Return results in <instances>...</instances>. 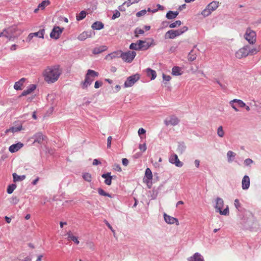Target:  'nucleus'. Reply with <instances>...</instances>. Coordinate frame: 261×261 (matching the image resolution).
Wrapping results in <instances>:
<instances>
[{
  "instance_id": "obj_32",
  "label": "nucleus",
  "mask_w": 261,
  "mask_h": 261,
  "mask_svg": "<svg viewBox=\"0 0 261 261\" xmlns=\"http://www.w3.org/2000/svg\"><path fill=\"white\" fill-rule=\"evenodd\" d=\"M103 24L100 21H96L92 25V28L94 30H99L103 28Z\"/></svg>"
},
{
  "instance_id": "obj_51",
  "label": "nucleus",
  "mask_w": 261,
  "mask_h": 261,
  "mask_svg": "<svg viewBox=\"0 0 261 261\" xmlns=\"http://www.w3.org/2000/svg\"><path fill=\"white\" fill-rule=\"evenodd\" d=\"M102 85V82L101 81H97L95 82L94 84V88L96 89H98Z\"/></svg>"
},
{
  "instance_id": "obj_34",
  "label": "nucleus",
  "mask_w": 261,
  "mask_h": 261,
  "mask_svg": "<svg viewBox=\"0 0 261 261\" xmlns=\"http://www.w3.org/2000/svg\"><path fill=\"white\" fill-rule=\"evenodd\" d=\"M49 4L50 1L49 0H44L39 4L38 8H40V9L43 10L46 6H48Z\"/></svg>"
},
{
  "instance_id": "obj_26",
  "label": "nucleus",
  "mask_w": 261,
  "mask_h": 261,
  "mask_svg": "<svg viewBox=\"0 0 261 261\" xmlns=\"http://www.w3.org/2000/svg\"><path fill=\"white\" fill-rule=\"evenodd\" d=\"M146 73L147 76L150 77V79L151 80H154L156 77V73L155 71L150 68H147L146 69Z\"/></svg>"
},
{
  "instance_id": "obj_55",
  "label": "nucleus",
  "mask_w": 261,
  "mask_h": 261,
  "mask_svg": "<svg viewBox=\"0 0 261 261\" xmlns=\"http://www.w3.org/2000/svg\"><path fill=\"white\" fill-rule=\"evenodd\" d=\"M33 37H34V36L33 35V33H30L27 38V42L30 43Z\"/></svg>"
},
{
  "instance_id": "obj_59",
  "label": "nucleus",
  "mask_w": 261,
  "mask_h": 261,
  "mask_svg": "<svg viewBox=\"0 0 261 261\" xmlns=\"http://www.w3.org/2000/svg\"><path fill=\"white\" fill-rule=\"evenodd\" d=\"M122 164L125 166H127L128 164V161L127 159H125V158H124L122 159Z\"/></svg>"
},
{
  "instance_id": "obj_15",
  "label": "nucleus",
  "mask_w": 261,
  "mask_h": 261,
  "mask_svg": "<svg viewBox=\"0 0 261 261\" xmlns=\"http://www.w3.org/2000/svg\"><path fill=\"white\" fill-rule=\"evenodd\" d=\"M169 162L177 167H181L183 166V163L179 160L177 155L176 154H173L170 156Z\"/></svg>"
},
{
  "instance_id": "obj_4",
  "label": "nucleus",
  "mask_w": 261,
  "mask_h": 261,
  "mask_svg": "<svg viewBox=\"0 0 261 261\" xmlns=\"http://www.w3.org/2000/svg\"><path fill=\"white\" fill-rule=\"evenodd\" d=\"M219 6V2L213 1L210 3L202 11L201 15L204 17H207L210 15L213 12L215 11Z\"/></svg>"
},
{
  "instance_id": "obj_20",
  "label": "nucleus",
  "mask_w": 261,
  "mask_h": 261,
  "mask_svg": "<svg viewBox=\"0 0 261 261\" xmlns=\"http://www.w3.org/2000/svg\"><path fill=\"white\" fill-rule=\"evenodd\" d=\"M23 144L21 142H18L16 144H13L9 147V150L11 152H15L21 148Z\"/></svg>"
},
{
  "instance_id": "obj_35",
  "label": "nucleus",
  "mask_w": 261,
  "mask_h": 261,
  "mask_svg": "<svg viewBox=\"0 0 261 261\" xmlns=\"http://www.w3.org/2000/svg\"><path fill=\"white\" fill-rule=\"evenodd\" d=\"M197 57V55L196 53L194 52L193 50H192L189 54L188 56V59L189 61H194Z\"/></svg>"
},
{
  "instance_id": "obj_63",
  "label": "nucleus",
  "mask_w": 261,
  "mask_h": 261,
  "mask_svg": "<svg viewBox=\"0 0 261 261\" xmlns=\"http://www.w3.org/2000/svg\"><path fill=\"white\" fill-rule=\"evenodd\" d=\"M138 42H139V44H140L141 46H145V45L147 43L145 41H142V40H139Z\"/></svg>"
},
{
  "instance_id": "obj_17",
  "label": "nucleus",
  "mask_w": 261,
  "mask_h": 261,
  "mask_svg": "<svg viewBox=\"0 0 261 261\" xmlns=\"http://www.w3.org/2000/svg\"><path fill=\"white\" fill-rule=\"evenodd\" d=\"M150 46L149 43H146L145 46H141L140 44H139L138 41L136 43H133L129 46V48L131 49L134 50H141V49H147Z\"/></svg>"
},
{
  "instance_id": "obj_10",
  "label": "nucleus",
  "mask_w": 261,
  "mask_h": 261,
  "mask_svg": "<svg viewBox=\"0 0 261 261\" xmlns=\"http://www.w3.org/2000/svg\"><path fill=\"white\" fill-rule=\"evenodd\" d=\"M136 55V53L134 51H128L125 53L122 51L121 58L122 59L127 63H130L133 61Z\"/></svg>"
},
{
  "instance_id": "obj_30",
  "label": "nucleus",
  "mask_w": 261,
  "mask_h": 261,
  "mask_svg": "<svg viewBox=\"0 0 261 261\" xmlns=\"http://www.w3.org/2000/svg\"><path fill=\"white\" fill-rule=\"evenodd\" d=\"M178 11H169L166 14V17L168 19H172L174 18H175L176 16L178 15Z\"/></svg>"
},
{
  "instance_id": "obj_5",
  "label": "nucleus",
  "mask_w": 261,
  "mask_h": 261,
  "mask_svg": "<svg viewBox=\"0 0 261 261\" xmlns=\"http://www.w3.org/2000/svg\"><path fill=\"white\" fill-rule=\"evenodd\" d=\"M224 205V201L223 199L221 198L218 197L216 199V205L215 208L216 209V211L219 212L220 214L222 215L227 216L229 215V209L228 206H227L222 211V209Z\"/></svg>"
},
{
  "instance_id": "obj_33",
  "label": "nucleus",
  "mask_w": 261,
  "mask_h": 261,
  "mask_svg": "<svg viewBox=\"0 0 261 261\" xmlns=\"http://www.w3.org/2000/svg\"><path fill=\"white\" fill-rule=\"evenodd\" d=\"M13 181L14 182H18L22 181L25 178V175H18L16 173H14L13 174Z\"/></svg>"
},
{
  "instance_id": "obj_12",
  "label": "nucleus",
  "mask_w": 261,
  "mask_h": 261,
  "mask_svg": "<svg viewBox=\"0 0 261 261\" xmlns=\"http://www.w3.org/2000/svg\"><path fill=\"white\" fill-rule=\"evenodd\" d=\"M230 106L236 112L239 111L238 108H243L245 107V103L241 100L234 99L229 101Z\"/></svg>"
},
{
  "instance_id": "obj_40",
  "label": "nucleus",
  "mask_w": 261,
  "mask_h": 261,
  "mask_svg": "<svg viewBox=\"0 0 261 261\" xmlns=\"http://www.w3.org/2000/svg\"><path fill=\"white\" fill-rule=\"evenodd\" d=\"M106 49V47L105 46H103L100 47L95 48L93 50V53L94 54H98L101 53L102 51H103V50H105Z\"/></svg>"
},
{
  "instance_id": "obj_11",
  "label": "nucleus",
  "mask_w": 261,
  "mask_h": 261,
  "mask_svg": "<svg viewBox=\"0 0 261 261\" xmlns=\"http://www.w3.org/2000/svg\"><path fill=\"white\" fill-rule=\"evenodd\" d=\"M64 30V28H60L59 26L54 27L50 33V38L55 40L59 39Z\"/></svg>"
},
{
  "instance_id": "obj_24",
  "label": "nucleus",
  "mask_w": 261,
  "mask_h": 261,
  "mask_svg": "<svg viewBox=\"0 0 261 261\" xmlns=\"http://www.w3.org/2000/svg\"><path fill=\"white\" fill-rule=\"evenodd\" d=\"M189 261H203V258L199 253H195L193 256L188 258Z\"/></svg>"
},
{
  "instance_id": "obj_50",
  "label": "nucleus",
  "mask_w": 261,
  "mask_h": 261,
  "mask_svg": "<svg viewBox=\"0 0 261 261\" xmlns=\"http://www.w3.org/2000/svg\"><path fill=\"white\" fill-rule=\"evenodd\" d=\"M145 133H146V130L143 128H140L138 129V134L141 138H142L141 135H144Z\"/></svg>"
},
{
  "instance_id": "obj_64",
  "label": "nucleus",
  "mask_w": 261,
  "mask_h": 261,
  "mask_svg": "<svg viewBox=\"0 0 261 261\" xmlns=\"http://www.w3.org/2000/svg\"><path fill=\"white\" fill-rule=\"evenodd\" d=\"M17 48V45L16 44H13L11 47H10V49L12 51H14V50H15Z\"/></svg>"
},
{
  "instance_id": "obj_7",
  "label": "nucleus",
  "mask_w": 261,
  "mask_h": 261,
  "mask_svg": "<svg viewBox=\"0 0 261 261\" xmlns=\"http://www.w3.org/2000/svg\"><path fill=\"white\" fill-rule=\"evenodd\" d=\"M260 50V46L255 43L246 44V57L256 54Z\"/></svg>"
},
{
  "instance_id": "obj_1",
  "label": "nucleus",
  "mask_w": 261,
  "mask_h": 261,
  "mask_svg": "<svg viewBox=\"0 0 261 261\" xmlns=\"http://www.w3.org/2000/svg\"><path fill=\"white\" fill-rule=\"evenodd\" d=\"M62 73V70L58 66L47 67L43 72L44 81L48 84L54 83L59 78Z\"/></svg>"
},
{
  "instance_id": "obj_42",
  "label": "nucleus",
  "mask_w": 261,
  "mask_h": 261,
  "mask_svg": "<svg viewBox=\"0 0 261 261\" xmlns=\"http://www.w3.org/2000/svg\"><path fill=\"white\" fill-rule=\"evenodd\" d=\"M86 16V12L84 11H81L79 15L76 16V20H81L84 19Z\"/></svg>"
},
{
  "instance_id": "obj_49",
  "label": "nucleus",
  "mask_w": 261,
  "mask_h": 261,
  "mask_svg": "<svg viewBox=\"0 0 261 261\" xmlns=\"http://www.w3.org/2000/svg\"><path fill=\"white\" fill-rule=\"evenodd\" d=\"M10 202L13 204H16L19 202V199L16 196L12 197Z\"/></svg>"
},
{
  "instance_id": "obj_43",
  "label": "nucleus",
  "mask_w": 261,
  "mask_h": 261,
  "mask_svg": "<svg viewBox=\"0 0 261 261\" xmlns=\"http://www.w3.org/2000/svg\"><path fill=\"white\" fill-rule=\"evenodd\" d=\"M83 178L88 182H90L91 180V175L89 173H83Z\"/></svg>"
},
{
  "instance_id": "obj_47",
  "label": "nucleus",
  "mask_w": 261,
  "mask_h": 261,
  "mask_svg": "<svg viewBox=\"0 0 261 261\" xmlns=\"http://www.w3.org/2000/svg\"><path fill=\"white\" fill-rule=\"evenodd\" d=\"M139 148L142 152H145L147 149L146 143H143L142 144H140L139 145Z\"/></svg>"
},
{
  "instance_id": "obj_61",
  "label": "nucleus",
  "mask_w": 261,
  "mask_h": 261,
  "mask_svg": "<svg viewBox=\"0 0 261 261\" xmlns=\"http://www.w3.org/2000/svg\"><path fill=\"white\" fill-rule=\"evenodd\" d=\"M194 165L196 166V167L198 168L200 165V161L198 160H195L194 161Z\"/></svg>"
},
{
  "instance_id": "obj_60",
  "label": "nucleus",
  "mask_w": 261,
  "mask_h": 261,
  "mask_svg": "<svg viewBox=\"0 0 261 261\" xmlns=\"http://www.w3.org/2000/svg\"><path fill=\"white\" fill-rule=\"evenodd\" d=\"M253 163V161L250 159H246V165H250L251 164Z\"/></svg>"
},
{
  "instance_id": "obj_48",
  "label": "nucleus",
  "mask_w": 261,
  "mask_h": 261,
  "mask_svg": "<svg viewBox=\"0 0 261 261\" xmlns=\"http://www.w3.org/2000/svg\"><path fill=\"white\" fill-rule=\"evenodd\" d=\"M120 16V13L118 11L115 10L114 12L113 16H112V19L113 20L115 19L116 18L119 17Z\"/></svg>"
},
{
  "instance_id": "obj_41",
  "label": "nucleus",
  "mask_w": 261,
  "mask_h": 261,
  "mask_svg": "<svg viewBox=\"0 0 261 261\" xmlns=\"http://www.w3.org/2000/svg\"><path fill=\"white\" fill-rule=\"evenodd\" d=\"M181 24V22L180 20H176L175 22L169 24V28H175L180 26Z\"/></svg>"
},
{
  "instance_id": "obj_57",
  "label": "nucleus",
  "mask_w": 261,
  "mask_h": 261,
  "mask_svg": "<svg viewBox=\"0 0 261 261\" xmlns=\"http://www.w3.org/2000/svg\"><path fill=\"white\" fill-rule=\"evenodd\" d=\"M234 205L238 210H239V208L240 207V204L239 200L237 199L234 200Z\"/></svg>"
},
{
  "instance_id": "obj_39",
  "label": "nucleus",
  "mask_w": 261,
  "mask_h": 261,
  "mask_svg": "<svg viewBox=\"0 0 261 261\" xmlns=\"http://www.w3.org/2000/svg\"><path fill=\"white\" fill-rule=\"evenodd\" d=\"M217 135L219 137L222 138V137H224L225 133H224V131L223 130V128L222 126H219L218 127L217 131Z\"/></svg>"
},
{
  "instance_id": "obj_2",
  "label": "nucleus",
  "mask_w": 261,
  "mask_h": 261,
  "mask_svg": "<svg viewBox=\"0 0 261 261\" xmlns=\"http://www.w3.org/2000/svg\"><path fill=\"white\" fill-rule=\"evenodd\" d=\"M99 73L93 70L88 69L85 75V80L81 83L82 88L86 89L91 84L94 79L98 76Z\"/></svg>"
},
{
  "instance_id": "obj_9",
  "label": "nucleus",
  "mask_w": 261,
  "mask_h": 261,
  "mask_svg": "<svg viewBox=\"0 0 261 261\" xmlns=\"http://www.w3.org/2000/svg\"><path fill=\"white\" fill-rule=\"evenodd\" d=\"M246 41L248 43H255L256 41V34L255 31L247 29L246 30Z\"/></svg>"
},
{
  "instance_id": "obj_31",
  "label": "nucleus",
  "mask_w": 261,
  "mask_h": 261,
  "mask_svg": "<svg viewBox=\"0 0 261 261\" xmlns=\"http://www.w3.org/2000/svg\"><path fill=\"white\" fill-rule=\"evenodd\" d=\"M236 155V154L234 152L230 150L228 151L226 154L227 162L229 163H231L234 160Z\"/></svg>"
},
{
  "instance_id": "obj_16",
  "label": "nucleus",
  "mask_w": 261,
  "mask_h": 261,
  "mask_svg": "<svg viewBox=\"0 0 261 261\" xmlns=\"http://www.w3.org/2000/svg\"><path fill=\"white\" fill-rule=\"evenodd\" d=\"M164 218L165 221L169 224H175L176 225H179V222L177 219L170 216L166 213L164 214Z\"/></svg>"
},
{
  "instance_id": "obj_19",
  "label": "nucleus",
  "mask_w": 261,
  "mask_h": 261,
  "mask_svg": "<svg viewBox=\"0 0 261 261\" xmlns=\"http://www.w3.org/2000/svg\"><path fill=\"white\" fill-rule=\"evenodd\" d=\"M45 138V137L41 133L38 132L35 134L33 137V138L34 139V143H38L41 144L44 140Z\"/></svg>"
},
{
  "instance_id": "obj_14",
  "label": "nucleus",
  "mask_w": 261,
  "mask_h": 261,
  "mask_svg": "<svg viewBox=\"0 0 261 261\" xmlns=\"http://www.w3.org/2000/svg\"><path fill=\"white\" fill-rule=\"evenodd\" d=\"M152 179V173L151 170L147 168L145 172V177L144 178V181L147 184L148 187L150 188L151 187L152 182L151 180Z\"/></svg>"
},
{
  "instance_id": "obj_25",
  "label": "nucleus",
  "mask_w": 261,
  "mask_h": 261,
  "mask_svg": "<svg viewBox=\"0 0 261 261\" xmlns=\"http://www.w3.org/2000/svg\"><path fill=\"white\" fill-rule=\"evenodd\" d=\"M91 33L87 32H84L80 34L77 37L78 40L80 41H84L88 38L91 37Z\"/></svg>"
},
{
  "instance_id": "obj_8",
  "label": "nucleus",
  "mask_w": 261,
  "mask_h": 261,
  "mask_svg": "<svg viewBox=\"0 0 261 261\" xmlns=\"http://www.w3.org/2000/svg\"><path fill=\"white\" fill-rule=\"evenodd\" d=\"M140 79L139 74H135L128 77L124 82V86L125 88L132 87Z\"/></svg>"
},
{
  "instance_id": "obj_56",
  "label": "nucleus",
  "mask_w": 261,
  "mask_h": 261,
  "mask_svg": "<svg viewBox=\"0 0 261 261\" xmlns=\"http://www.w3.org/2000/svg\"><path fill=\"white\" fill-rule=\"evenodd\" d=\"M112 138L111 136H109L108 138V140H107V147L108 148H110L111 146V141H112Z\"/></svg>"
},
{
  "instance_id": "obj_46",
  "label": "nucleus",
  "mask_w": 261,
  "mask_h": 261,
  "mask_svg": "<svg viewBox=\"0 0 261 261\" xmlns=\"http://www.w3.org/2000/svg\"><path fill=\"white\" fill-rule=\"evenodd\" d=\"M98 192L101 195L111 197V195L109 193H106L101 189H98Z\"/></svg>"
},
{
  "instance_id": "obj_27",
  "label": "nucleus",
  "mask_w": 261,
  "mask_h": 261,
  "mask_svg": "<svg viewBox=\"0 0 261 261\" xmlns=\"http://www.w3.org/2000/svg\"><path fill=\"white\" fill-rule=\"evenodd\" d=\"M245 56V48L242 47L238 50L235 53L236 58L238 59H242Z\"/></svg>"
},
{
  "instance_id": "obj_45",
  "label": "nucleus",
  "mask_w": 261,
  "mask_h": 261,
  "mask_svg": "<svg viewBox=\"0 0 261 261\" xmlns=\"http://www.w3.org/2000/svg\"><path fill=\"white\" fill-rule=\"evenodd\" d=\"M144 33V30L140 28H137L135 31V36L136 37H138L139 35L143 34Z\"/></svg>"
},
{
  "instance_id": "obj_13",
  "label": "nucleus",
  "mask_w": 261,
  "mask_h": 261,
  "mask_svg": "<svg viewBox=\"0 0 261 261\" xmlns=\"http://www.w3.org/2000/svg\"><path fill=\"white\" fill-rule=\"evenodd\" d=\"M179 123V119L176 116H171L164 120V123L167 126H175Z\"/></svg>"
},
{
  "instance_id": "obj_44",
  "label": "nucleus",
  "mask_w": 261,
  "mask_h": 261,
  "mask_svg": "<svg viewBox=\"0 0 261 261\" xmlns=\"http://www.w3.org/2000/svg\"><path fill=\"white\" fill-rule=\"evenodd\" d=\"M16 186L14 184L9 185L7 189V192L8 194H11L13 193L14 190L16 189Z\"/></svg>"
},
{
  "instance_id": "obj_18",
  "label": "nucleus",
  "mask_w": 261,
  "mask_h": 261,
  "mask_svg": "<svg viewBox=\"0 0 261 261\" xmlns=\"http://www.w3.org/2000/svg\"><path fill=\"white\" fill-rule=\"evenodd\" d=\"M122 55V51L118 50L116 51L113 52L111 54H108L105 57V59L107 60H112L117 58H121Z\"/></svg>"
},
{
  "instance_id": "obj_36",
  "label": "nucleus",
  "mask_w": 261,
  "mask_h": 261,
  "mask_svg": "<svg viewBox=\"0 0 261 261\" xmlns=\"http://www.w3.org/2000/svg\"><path fill=\"white\" fill-rule=\"evenodd\" d=\"M45 30L44 29L40 30L37 32L33 33L34 37H38L40 38L43 39L44 38Z\"/></svg>"
},
{
  "instance_id": "obj_22",
  "label": "nucleus",
  "mask_w": 261,
  "mask_h": 261,
  "mask_svg": "<svg viewBox=\"0 0 261 261\" xmlns=\"http://www.w3.org/2000/svg\"><path fill=\"white\" fill-rule=\"evenodd\" d=\"M56 97V95L55 93L49 94L47 96V102L52 106V109H53Z\"/></svg>"
},
{
  "instance_id": "obj_53",
  "label": "nucleus",
  "mask_w": 261,
  "mask_h": 261,
  "mask_svg": "<svg viewBox=\"0 0 261 261\" xmlns=\"http://www.w3.org/2000/svg\"><path fill=\"white\" fill-rule=\"evenodd\" d=\"M163 79L164 81L169 82L171 80V77L170 75H166L165 74H163Z\"/></svg>"
},
{
  "instance_id": "obj_62",
  "label": "nucleus",
  "mask_w": 261,
  "mask_h": 261,
  "mask_svg": "<svg viewBox=\"0 0 261 261\" xmlns=\"http://www.w3.org/2000/svg\"><path fill=\"white\" fill-rule=\"evenodd\" d=\"M100 164V162L97 159H94L93 161V165H97Z\"/></svg>"
},
{
  "instance_id": "obj_52",
  "label": "nucleus",
  "mask_w": 261,
  "mask_h": 261,
  "mask_svg": "<svg viewBox=\"0 0 261 261\" xmlns=\"http://www.w3.org/2000/svg\"><path fill=\"white\" fill-rule=\"evenodd\" d=\"M146 13V11L145 10H141L136 13V16L137 17H140L144 15Z\"/></svg>"
},
{
  "instance_id": "obj_6",
  "label": "nucleus",
  "mask_w": 261,
  "mask_h": 261,
  "mask_svg": "<svg viewBox=\"0 0 261 261\" xmlns=\"http://www.w3.org/2000/svg\"><path fill=\"white\" fill-rule=\"evenodd\" d=\"M188 30V28L187 27H184L181 29L176 30H171L166 33L165 37L166 38L174 39L181 35Z\"/></svg>"
},
{
  "instance_id": "obj_38",
  "label": "nucleus",
  "mask_w": 261,
  "mask_h": 261,
  "mask_svg": "<svg viewBox=\"0 0 261 261\" xmlns=\"http://www.w3.org/2000/svg\"><path fill=\"white\" fill-rule=\"evenodd\" d=\"M36 88V86L34 85H32L29 87L27 90L24 91L22 93V95L25 96L27 94H30L33 91H34Z\"/></svg>"
},
{
  "instance_id": "obj_29",
  "label": "nucleus",
  "mask_w": 261,
  "mask_h": 261,
  "mask_svg": "<svg viewBox=\"0 0 261 261\" xmlns=\"http://www.w3.org/2000/svg\"><path fill=\"white\" fill-rule=\"evenodd\" d=\"M25 81V79L24 78L21 79L19 81L15 83L14 88L16 90H21V87Z\"/></svg>"
},
{
  "instance_id": "obj_28",
  "label": "nucleus",
  "mask_w": 261,
  "mask_h": 261,
  "mask_svg": "<svg viewBox=\"0 0 261 261\" xmlns=\"http://www.w3.org/2000/svg\"><path fill=\"white\" fill-rule=\"evenodd\" d=\"M102 177L105 179V183L107 185H110L112 183V176L110 175V173L103 174L101 175Z\"/></svg>"
},
{
  "instance_id": "obj_54",
  "label": "nucleus",
  "mask_w": 261,
  "mask_h": 261,
  "mask_svg": "<svg viewBox=\"0 0 261 261\" xmlns=\"http://www.w3.org/2000/svg\"><path fill=\"white\" fill-rule=\"evenodd\" d=\"M250 186V178L249 176L246 175V190L248 189Z\"/></svg>"
},
{
  "instance_id": "obj_21",
  "label": "nucleus",
  "mask_w": 261,
  "mask_h": 261,
  "mask_svg": "<svg viewBox=\"0 0 261 261\" xmlns=\"http://www.w3.org/2000/svg\"><path fill=\"white\" fill-rule=\"evenodd\" d=\"M23 129L22 126L21 124L18 125L17 126H14L11 127L10 128L7 129L5 131V134H7L9 132L12 133H15L18 132H19Z\"/></svg>"
},
{
  "instance_id": "obj_3",
  "label": "nucleus",
  "mask_w": 261,
  "mask_h": 261,
  "mask_svg": "<svg viewBox=\"0 0 261 261\" xmlns=\"http://www.w3.org/2000/svg\"><path fill=\"white\" fill-rule=\"evenodd\" d=\"M5 32H6L5 37L9 40L17 38L22 32L15 25L11 26L5 29Z\"/></svg>"
},
{
  "instance_id": "obj_58",
  "label": "nucleus",
  "mask_w": 261,
  "mask_h": 261,
  "mask_svg": "<svg viewBox=\"0 0 261 261\" xmlns=\"http://www.w3.org/2000/svg\"><path fill=\"white\" fill-rule=\"evenodd\" d=\"M114 169L118 172L121 171V168L118 164H116L114 165Z\"/></svg>"
},
{
  "instance_id": "obj_37",
  "label": "nucleus",
  "mask_w": 261,
  "mask_h": 261,
  "mask_svg": "<svg viewBox=\"0 0 261 261\" xmlns=\"http://www.w3.org/2000/svg\"><path fill=\"white\" fill-rule=\"evenodd\" d=\"M67 236H68V239L73 241L76 244L79 243V241H78L77 238L74 236L70 231L67 233Z\"/></svg>"
},
{
  "instance_id": "obj_23",
  "label": "nucleus",
  "mask_w": 261,
  "mask_h": 261,
  "mask_svg": "<svg viewBox=\"0 0 261 261\" xmlns=\"http://www.w3.org/2000/svg\"><path fill=\"white\" fill-rule=\"evenodd\" d=\"M172 74L174 76H179L182 74V69L178 66H174L172 69Z\"/></svg>"
}]
</instances>
